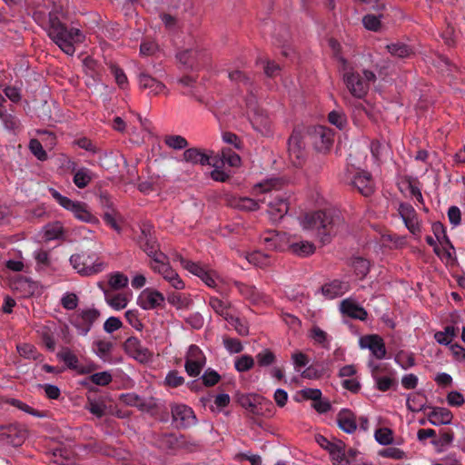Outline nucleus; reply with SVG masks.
<instances>
[{
    "label": "nucleus",
    "instance_id": "nucleus-38",
    "mask_svg": "<svg viewBox=\"0 0 465 465\" xmlns=\"http://www.w3.org/2000/svg\"><path fill=\"white\" fill-rule=\"evenodd\" d=\"M384 11L374 12V14H366L362 17V25L365 29L371 32H379L381 28V19L384 18Z\"/></svg>",
    "mask_w": 465,
    "mask_h": 465
},
{
    "label": "nucleus",
    "instance_id": "nucleus-51",
    "mask_svg": "<svg viewBox=\"0 0 465 465\" xmlns=\"http://www.w3.org/2000/svg\"><path fill=\"white\" fill-rule=\"evenodd\" d=\"M373 380L375 381V388L382 392L397 387L398 384L394 378L389 376H375L373 374Z\"/></svg>",
    "mask_w": 465,
    "mask_h": 465
},
{
    "label": "nucleus",
    "instance_id": "nucleus-41",
    "mask_svg": "<svg viewBox=\"0 0 465 465\" xmlns=\"http://www.w3.org/2000/svg\"><path fill=\"white\" fill-rule=\"evenodd\" d=\"M64 230L60 222L48 223L44 227V239L45 242L58 240L64 237Z\"/></svg>",
    "mask_w": 465,
    "mask_h": 465
},
{
    "label": "nucleus",
    "instance_id": "nucleus-39",
    "mask_svg": "<svg viewBox=\"0 0 465 465\" xmlns=\"http://www.w3.org/2000/svg\"><path fill=\"white\" fill-rule=\"evenodd\" d=\"M93 345L95 347L94 351L97 357H99L103 361H112L111 352L114 348L113 342L104 340H98L94 341Z\"/></svg>",
    "mask_w": 465,
    "mask_h": 465
},
{
    "label": "nucleus",
    "instance_id": "nucleus-13",
    "mask_svg": "<svg viewBox=\"0 0 465 465\" xmlns=\"http://www.w3.org/2000/svg\"><path fill=\"white\" fill-rule=\"evenodd\" d=\"M123 347L129 356L141 363H146L153 358V353L150 350L143 347L141 341L135 336L127 338Z\"/></svg>",
    "mask_w": 465,
    "mask_h": 465
},
{
    "label": "nucleus",
    "instance_id": "nucleus-1",
    "mask_svg": "<svg viewBox=\"0 0 465 465\" xmlns=\"http://www.w3.org/2000/svg\"><path fill=\"white\" fill-rule=\"evenodd\" d=\"M302 224L305 230L315 231L317 238L325 245L330 243L344 226V220L338 211L320 210L306 213Z\"/></svg>",
    "mask_w": 465,
    "mask_h": 465
},
{
    "label": "nucleus",
    "instance_id": "nucleus-20",
    "mask_svg": "<svg viewBox=\"0 0 465 465\" xmlns=\"http://www.w3.org/2000/svg\"><path fill=\"white\" fill-rule=\"evenodd\" d=\"M340 311L343 316L351 319L366 321L368 318L367 311L354 300L347 298L341 302Z\"/></svg>",
    "mask_w": 465,
    "mask_h": 465
},
{
    "label": "nucleus",
    "instance_id": "nucleus-24",
    "mask_svg": "<svg viewBox=\"0 0 465 465\" xmlns=\"http://www.w3.org/2000/svg\"><path fill=\"white\" fill-rule=\"evenodd\" d=\"M202 55V52L196 49H184L176 54V58L186 69L198 70Z\"/></svg>",
    "mask_w": 465,
    "mask_h": 465
},
{
    "label": "nucleus",
    "instance_id": "nucleus-12",
    "mask_svg": "<svg viewBox=\"0 0 465 465\" xmlns=\"http://www.w3.org/2000/svg\"><path fill=\"white\" fill-rule=\"evenodd\" d=\"M343 81L352 96L362 99L369 92V84L356 71H349L343 74Z\"/></svg>",
    "mask_w": 465,
    "mask_h": 465
},
{
    "label": "nucleus",
    "instance_id": "nucleus-6",
    "mask_svg": "<svg viewBox=\"0 0 465 465\" xmlns=\"http://www.w3.org/2000/svg\"><path fill=\"white\" fill-rule=\"evenodd\" d=\"M140 248L150 257L153 262H160V257H165V253L159 251V245L153 236V226L148 223L141 226V234L137 238Z\"/></svg>",
    "mask_w": 465,
    "mask_h": 465
},
{
    "label": "nucleus",
    "instance_id": "nucleus-19",
    "mask_svg": "<svg viewBox=\"0 0 465 465\" xmlns=\"http://www.w3.org/2000/svg\"><path fill=\"white\" fill-rule=\"evenodd\" d=\"M183 438V435L161 433L154 437L153 445L163 451H173L182 446Z\"/></svg>",
    "mask_w": 465,
    "mask_h": 465
},
{
    "label": "nucleus",
    "instance_id": "nucleus-21",
    "mask_svg": "<svg viewBox=\"0 0 465 465\" xmlns=\"http://www.w3.org/2000/svg\"><path fill=\"white\" fill-rule=\"evenodd\" d=\"M351 184L365 197L371 196L374 192L371 174L367 171L358 172L353 176Z\"/></svg>",
    "mask_w": 465,
    "mask_h": 465
},
{
    "label": "nucleus",
    "instance_id": "nucleus-61",
    "mask_svg": "<svg viewBox=\"0 0 465 465\" xmlns=\"http://www.w3.org/2000/svg\"><path fill=\"white\" fill-rule=\"evenodd\" d=\"M49 193L60 206L69 212L75 204V201H73L67 196L61 194L56 189L53 187L49 188Z\"/></svg>",
    "mask_w": 465,
    "mask_h": 465
},
{
    "label": "nucleus",
    "instance_id": "nucleus-34",
    "mask_svg": "<svg viewBox=\"0 0 465 465\" xmlns=\"http://www.w3.org/2000/svg\"><path fill=\"white\" fill-rule=\"evenodd\" d=\"M158 260L160 262H153L155 264H151V268L154 272L161 274L167 282L177 276V272L170 265L166 254L165 257H160Z\"/></svg>",
    "mask_w": 465,
    "mask_h": 465
},
{
    "label": "nucleus",
    "instance_id": "nucleus-4",
    "mask_svg": "<svg viewBox=\"0 0 465 465\" xmlns=\"http://www.w3.org/2000/svg\"><path fill=\"white\" fill-rule=\"evenodd\" d=\"M315 441L321 448L328 451L333 465H351V461L346 457V445L342 440L337 439L329 440L325 436L317 434Z\"/></svg>",
    "mask_w": 465,
    "mask_h": 465
},
{
    "label": "nucleus",
    "instance_id": "nucleus-60",
    "mask_svg": "<svg viewBox=\"0 0 465 465\" xmlns=\"http://www.w3.org/2000/svg\"><path fill=\"white\" fill-rule=\"evenodd\" d=\"M168 302L176 307L177 309H185L189 308L192 303V300L186 297H183L182 294L178 292H171L167 296Z\"/></svg>",
    "mask_w": 465,
    "mask_h": 465
},
{
    "label": "nucleus",
    "instance_id": "nucleus-22",
    "mask_svg": "<svg viewBox=\"0 0 465 465\" xmlns=\"http://www.w3.org/2000/svg\"><path fill=\"white\" fill-rule=\"evenodd\" d=\"M336 422L339 429L347 434H352L357 430L356 415L350 409H341L337 414Z\"/></svg>",
    "mask_w": 465,
    "mask_h": 465
},
{
    "label": "nucleus",
    "instance_id": "nucleus-9",
    "mask_svg": "<svg viewBox=\"0 0 465 465\" xmlns=\"http://www.w3.org/2000/svg\"><path fill=\"white\" fill-rule=\"evenodd\" d=\"M308 135L316 151L325 153L333 143V132L323 125H314L308 128Z\"/></svg>",
    "mask_w": 465,
    "mask_h": 465
},
{
    "label": "nucleus",
    "instance_id": "nucleus-40",
    "mask_svg": "<svg viewBox=\"0 0 465 465\" xmlns=\"http://www.w3.org/2000/svg\"><path fill=\"white\" fill-rule=\"evenodd\" d=\"M94 176V173L90 169L86 167H81L74 174L73 182L76 187L79 189H84L88 186Z\"/></svg>",
    "mask_w": 465,
    "mask_h": 465
},
{
    "label": "nucleus",
    "instance_id": "nucleus-5",
    "mask_svg": "<svg viewBox=\"0 0 465 465\" xmlns=\"http://www.w3.org/2000/svg\"><path fill=\"white\" fill-rule=\"evenodd\" d=\"M100 316L101 312L98 309L87 308L74 312L70 317L69 322L76 329L79 335L86 336Z\"/></svg>",
    "mask_w": 465,
    "mask_h": 465
},
{
    "label": "nucleus",
    "instance_id": "nucleus-7",
    "mask_svg": "<svg viewBox=\"0 0 465 465\" xmlns=\"http://www.w3.org/2000/svg\"><path fill=\"white\" fill-rule=\"evenodd\" d=\"M236 402L245 409L248 412L259 416L263 415V404L271 408L270 413L273 408L272 401L267 400L263 396L257 393H242L237 392L234 396Z\"/></svg>",
    "mask_w": 465,
    "mask_h": 465
},
{
    "label": "nucleus",
    "instance_id": "nucleus-15",
    "mask_svg": "<svg viewBox=\"0 0 465 465\" xmlns=\"http://www.w3.org/2000/svg\"><path fill=\"white\" fill-rule=\"evenodd\" d=\"M165 297L163 294L154 289H144L137 298V304L143 310H154L163 308Z\"/></svg>",
    "mask_w": 465,
    "mask_h": 465
},
{
    "label": "nucleus",
    "instance_id": "nucleus-8",
    "mask_svg": "<svg viewBox=\"0 0 465 465\" xmlns=\"http://www.w3.org/2000/svg\"><path fill=\"white\" fill-rule=\"evenodd\" d=\"M288 153L294 166L302 165L305 156V143L303 134L300 128L295 127L287 141Z\"/></svg>",
    "mask_w": 465,
    "mask_h": 465
},
{
    "label": "nucleus",
    "instance_id": "nucleus-42",
    "mask_svg": "<svg viewBox=\"0 0 465 465\" xmlns=\"http://www.w3.org/2000/svg\"><path fill=\"white\" fill-rule=\"evenodd\" d=\"M56 357L63 361L68 369L78 371L80 367L78 365V358L69 348H63V350L56 354Z\"/></svg>",
    "mask_w": 465,
    "mask_h": 465
},
{
    "label": "nucleus",
    "instance_id": "nucleus-18",
    "mask_svg": "<svg viewBox=\"0 0 465 465\" xmlns=\"http://www.w3.org/2000/svg\"><path fill=\"white\" fill-rule=\"evenodd\" d=\"M360 346L362 349H368L378 360H382L386 356V347L383 339L378 334H370L361 338Z\"/></svg>",
    "mask_w": 465,
    "mask_h": 465
},
{
    "label": "nucleus",
    "instance_id": "nucleus-49",
    "mask_svg": "<svg viewBox=\"0 0 465 465\" xmlns=\"http://www.w3.org/2000/svg\"><path fill=\"white\" fill-rule=\"evenodd\" d=\"M454 432L450 429L438 430V451L448 449L453 442Z\"/></svg>",
    "mask_w": 465,
    "mask_h": 465
},
{
    "label": "nucleus",
    "instance_id": "nucleus-43",
    "mask_svg": "<svg viewBox=\"0 0 465 465\" xmlns=\"http://www.w3.org/2000/svg\"><path fill=\"white\" fill-rule=\"evenodd\" d=\"M16 349L19 354L25 359H32L39 361H43L45 359V356L32 344L22 343L17 345Z\"/></svg>",
    "mask_w": 465,
    "mask_h": 465
},
{
    "label": "nucleus",
    "instance_id": "nucleus-56",
    "mask_svg": "<svg viewBox=\"0 0 465 465\" xmlns=\"http://www.w3.org/2000/svg\"><path fill=\"white\" fill-rule=\"evenodd\" d=\"M224 319L235 329L239 335L247 336L249 334L248 325L239 317L227 314Z\"/></svg>",
    "mask_w": 465,
    "mask_h": 465
},
{
    "label": "nucleus",
    "instance_id": "nucleus-59",
    "mask_svg": "<svg viewBox=\"0 0 465 465\" xmlns=\"http://www.w3.org/2000/svg\"><path fill=\"white\" fill-rule=\"evenodd\" d=\"M458 329L453 325H449L444 328L443 331H438V343L444 345H450L452 340L457 335Z\"/></svg>",
    "mask_w": 465,
    "mask_h": 465
},
{
    "label": "nucleus",
    "instance_id": "nucleus-63",
    "mask_svg": "<svg viewBox=\"0 0 465 465\" xmlns=\"http://www.w3.org/2000/svg\"><path fill=\"white\" fill-rule=\"evenodd\" d=\"M110 72L114 76L115 82L121 89L127 88L128 79L124 71L120 66L112 64L110 65Z\"/></svg>",
    "mask_w": 465,
    "mask_h": 465
},
{
    "label": "nucleus",
    "instance_id": "nucleus-25",
    "mask_svg": "<svg viewBox=\"0 0 465 465\" xmlns=\"http://www.w3.org/2000/svg\"><path fill=\"white\" fill-rule=\"evenodd\" d=\"M119 400L124 405L136 407L139 411H150L156 406L155 403L152 401H146L144 399L134 392L122 393L119 396Z\"/></svg>",
    "mask_w": 465,
    "mask_h": 465
},
{
    "label": "nucleus",
    "instance_id": "nucleus-27",
    "mask_svg": "<svg viewBox=\"0 0 465 465\" xmlns=\"http://www.w3.org/2000/svg\"><path fill=\"white\" fill-rule=\"evenodd\" d=\"M70 212L77 220L83 223L90 224L99 223V219L90 212L86 203L75 201V204Z\"/></svg>",
    "mask_w": 465,
    "mask_h": 465
},
{
    "label": "nucleus",
    "instance_id": "nucleus-11",
    "mask_svg": "<svg viewBox=\"0 0 465 465\" xmlns=\"http://www.w3.org/2000/svg\"><path fill=\"white\" fill-rule=\"evenodd\" d=\"M171 413L177 428L187 429L197 423L193 410L185 404H172Z\"/></svg>",
    "mask_w": 465,
    "mask_h": 465
},
{
    "label": "nucleus",
    "instance_id": "nucleus-46",
    "mask_svg": "<svg viewBox=\"0 0 465 465\" xmlns=\"http://www.w3.org/2000/svg\"><path fill=\"white\" fill-rule=\"evenodd\" d=\"M5 403H7V404H9V405H11L13 407H15L18 410H20V411H24L25 413H28V414H30V415H32L34 417H38V418L45 417V412L32 408L28 404L25 403L24 401H20L18 399L8 398L5 401Z\"/></svg>",
    "mask_w": 465,
    "mask_h": 465
},
{
    "label": "nucleus",
    "instance_id": "nucleus-53",
    "mask_svg": "<svg viewBox=\"0 0 465 465\" xmlns=\"http://www.w3.org/2000/svg\"><path fill=\"white\" fill-rule=\"evenodd\" d=\"M328 121L339 130H344L348 125L346 114L341 111L333 110L328 114Z\"/></svg>",
    "mask_w": 465,
    "mask_h": 465
},
{
    "label": "nucleus",
    "instance_id": "nucleus-14",
    "mask_svg": "<svg viewBox=\"0 0 465 465\" xmlns=\"http://www.w3.org/2000/svg\"><path fill=\"white\" fill-rule=\"evenodd\" d=\"M205 365V357L197 345L192 344L189 347L188 355L185 360V371L191 377L200 375Z\"/></svg>",
    "mask_w": 465,
    "mask_h": 465
},
{
    "label": "nucleus",
    "instance_id": "nucleus-55",
    "mask_svg": "<svg viewBox=\"0 0 465 465\" xmlns=\"http://www.w3.org/2000/svg\"><path fill=\"white\" fill-rule=\"evenodd\" d=\"M310 337L314 341V342L321 344L323 348L330 349V341L328 339V334L319 326L314 325L311 329Z\"/></svg>",
    "mask_w": 465,
    "mask_h": 465
},
{
    "label": "nucleus",
    "instance_id": "nucleus-44",
    "mask_svg": "<svg viewBox=\"0 0 465 465\" xmlns=\"http://www.w3.org/2000/svg\"><path fill=\"white\" fill-rule=\"evenodd\" d=\"M218 157L223 163H227L232 167H238L242 163L240 155L229 147L223 148Z\"/></svg>",
    "mask_w": 465,
    "mask_h": 465
},
{
    "label": "nucleus",
    "instance_id": "nucleus-64",
    "mask_svg": "<svg viewBox=\"0 0 465 465\" xmlns=\"http://www.w3.org/2000/svg\"><path fill=\"white\" fill-rule=\"evenodd\" d=\"M200 380L203 381V386L213 387L220 381L221 375L215 370L208 368L200 377Z\"/></svg>",
    "mask_w": 465,
    "mask_h": 465
},
{
    "label": "nucleus",
    "instance_id": "nucleus-58",
    "mask_svg": "<svg viewBox=\"0 0 465 465\" xmlns=\"http://www.w3.org/2000/svg\"><path fill=\"white\" fill-rule=\"evenodd\" d=\"M128 277L123 272H115L111 273L108 283L113 290H121L127 286Z\"/></svg>",
    "mask_w": 465,
    "mask_h": 465
},
{
    "label": "nucleus",
    "instance_id": "nucleus-3",
    "mask_svg": "<svg viewBox=\"0 0 465 465\" xmlns=\"http://www.w3.org/2000/svg\"><path fill=\"white\" fill-rule=\"evenodd\" d=\"M95 253H74L69 261L71 265L82 276H91L102 272L106 264L98 258L94 259Z\"/></svg>",
    "mask_w": 465,
    "mask_h": 465
},
{
    "label": "nucleus",
    "instance_id": "nucleus-54",
    "mask_svg": "<svg viewBox=\"0 0 465 465\" xmlns=\"http://www.w3.org/2000/svg\"><path fill=\"white\" fill-rule=\"evenodd\" d=\"M388 51L399 58H406L412 53L411 48L403 43H394L387 45Z\"/></svg>",
    "mask_w": 465,
    "mask_h": 465
},
{
    "label": "nucleus",
    "instance_id": "nucleus-62",
    "mask_svg": "<svg viewBox=\"0 0 465 465\" xmlns=\"http://www.w3.org/2000/svg\"><path fill=\"white\" fill-rule=\"evenodd\" d=\"M394 360L404 370H407L415 364L413 353L404 351H399L395 355Z\"/></svg>",
    "mask_w": 465,
    "mask_h": 465
},
{
    "label": "nucleus",
    "instance_id": "nucleus-52",
    "mask_svg": "<svg viewBox=\"0 0 465 465\" xmlns=\"http://www.w3.org/2000/svg\"><path fill=\"white\" fill-rule=\"evenodd\" d=\"M375 440L383 446L393 443V431L390 428H379L374 432Z\"/></svg>",
    "mask_w": 465,
    "mask_h": 465
},
{
    "label": "nucleus",
    "instance_id": "nucleus-50",
    "mask_svg": "<svg viewBox=\"0 0 465 465\" xmlns=\"http://www.w3.org/2000/svg\"><path fill=\"white\" fill-rule=\"evenodd\" d=\"M406 405L409 411L418 412L421 411L425 405V397L420 393L410 394L407 398Z\"/></svg>",
    "mask_w": 465,
    "mask_h": 465
},
{
    "label": "nucleus",
    "instance_id": "nucleus-17",
    "mask_svg": "<svg viewBox=\"0 0 465 465\" xmlns=\"http://www.w3.org/2000/svg\"><path fill=\"white\" fill-rule=\"evenodd\" d=\"M138 85L141 90H147L148 95H158L167 91L166 85L152 76L145 71H142L137 75Z\"/></svg>",
    "mask_w": 465,
    "mask_h": 465
},
{
    "label": "nucleus",
    "instance_id": "nucleus-2",
    "mask_svg": "<svg viewBox=\"0 0 465 465\" xmlns=\"http://www.w3.org/2000/svg\"><path fill=\"white\" fill-rule=\"evenodd\" d=\"M49 25L46 33L49 38L66 54L73 55L75 52L74 43H82L84 35L78 28L68 29L57 15L56 12H49Z\"/></svg>",
    "mask_w": 465,
    "mask_h": 465
},
{
    "label": "nucleus",
    "instance_id": "nucleus-37",
    "mask_svg": "<svg viewBox=\"0 0 465 465\" xmlns=\"http://www.w3.org/2000/svg\"><path fill=\"white\" fill-rule=\"evenodd\" d=\"M268 206L271 209V213L280 218H282L289 212V203L287 199L280 194H277L273 200L269 202Z\"/></svg>",
    "mask_w": 465,
    "mask_h": 465
},
{
    "label": "nucleus",
    "instance_id": "nucleus-48",
    "mask_svg": "<svg viewBox=\"0 0 465 465\" xmlns=\"http://www.w3.org/2000/svg\"><path fill=\"white\" fill-rule=\"evenodd\" d=\"M438 257L446 264V266L453 268L457 265L456 252L452 245L438 249Z\"/></svg>",
    "mask_w": 465,
    "mask_h": 465
},
{
    "label": "nucleus",
    "instance_id": "nucleus-26",
    "mask_svg": "<svg viewBox=\"0 0 465 465\" xmlns=\"http://www.w3.org/2000/svg\"><path fill=\"white\" fill-rule=\"evenodd\" d=\"M252 128L263 136H270L272 134L271 120L262 111H255L250 118Z\"/></svg>",
    "mask_w": 465,
    "mask_h": 465
},
{
    "label": "nucleus",
    "instance_id": "nucleus-47",
    "mask_svg": "<svg viewBox=\"0 0 465 465\" xmlns=\"http://www.w3.org/2000/svg\"><path fill=\"white\" fill-rule=\"evenodd\" d=\"M38 333L47 351L51 352L54 351L55 341L52 328L50 326L45 325L38 330Z\"/></svg>",
    "mask_w": 465,
    "mask_h": 465
},
{
    "label": "nucleus",
    "instance_id": "nucleus-33",
    "mask_svg": "<svg viewBox=\"0 0 465 465\" xmlns=\"http://www.w3.org/2000/svg\"><path fill=\"white\" fill-rule=\"evenodd\" d=\"M289 251L298 257L305 258L312 255L316 251V247L310 241H299L290 243Z\"/></svg>",
    "mask_w": 465,
    "mask_h": 465
},
{
    "label": "nucleus",
    "instance_id": "nucleus-32",
    "mask_svg": "<svg viewBox=\"0 0 465 465\" xmlns=\"http://www.w3.org/2000/svg\"><path fill=\"white\" fill-rule=\"evenodd\" d=\"M189 272L199 277L208 287H216L215 272L206 269L201 263L195 262Z\"/></svg>",
    "mask_w": 465,
    "mask_h": 465
},
{
    "label": "nucleus",
    "instance_id": "nucleus-31",
    "mask_svg": "<svg viewBox=\"0 0 465 465\" xmlns=\"http://www.w3.org/2000/svg\"><path fill=\"white\" fill-rule=\"evenodd\" d=\"M346 291V282L340 280H333L329 283H325L321 288L322 293L329 299H334L336 297L341 296L345 293Z\"/></svg>",
    "mask_w": 465,
    "mask_h": 465
},
{
    "label": "nucleus",
    "instance_id": "nucleus-57",
    "mask_svg": "<svg viewBox=\"0 0 465 465\" xmlns=\"http://www.w3.org/2000/svg\"><path fill=\"white\" fill-rule=\"evenodd\" d=\"M164 143L169 148L174 150L185 149L188 146L187 140L183 136L177 134L166 135L164 137Z\"/></svg>",
    "mask_w": 465,
    "mask_h": 465
},
{
    "label": "nucleus",
    "instance_id": "nucleus-36",
    "mask_svg": "<svg viewBox=\"0 0 465 465\" xmlns=\"http://www.w3.org/2000/svg\"><path fill=\"white\" fill-rule=\"evenodd\" d=\"M329 371L327 363L315 362L308 366L302 372V377L309 380H318L323 377Z\"/></svg>",
    "mask_w": 465,
    "mask_h": 465
},
{
    "label": "nucleus",
    "instance_id": "nucleus-16",
    "mask_svg": "<svg viewBox=\"0 0 465 465\" xmlns=\"http://www.w3.org/2000/svg\"><path fill=\"white\" fill-rule=\"evenodd\" d=\"M27 436L25 430L15 424H9L0 428V440L13 447L21 446Z\"/></svg>",
    "mask_w": 465,
    "mask_h": 465
},
{
    "label": "nucleus",
    "instance_id": "nucleus-35",
    "mask_svg": "<svg viewBox=\"0 0 465 465\" xmlns=\"http://www.w3.org/2000/svg\"><path fill=\"white\" fill-rule=\"evenodd\" d=\"M400 189L401 191H407L411 197L423 204V197L416 179H413L411 176L405 177L400 183Z\"/></svg>",
    "mask_w": 465,
    "mask_h": 465
},
{
    "label": "nucleus",
    "instance_id": "nucleus-23",
    "mask_svg": "<svg viewBox=\"0 0 465 465\" xmlns=\"http://www.w3.org/2000/svg\"><path fill=\"white\" fill-rule=\"evenodd\" d=\"M183 158L186 163H190L194 165L200 164L202 166H216V163L211 162V155L207 154L203 150L197 147L186 149L183 153Z\"/></svg>",
    "mask_w": 465,
    "mask_h": 465
},
{
    "label": "nucleus",
    "instance_id": "nucleus-30",
    "mask_svg": "<svg viewBox=\"0 0 465 465\" xmlns=\"http://www.w3.org/2000/svg\"><path fill=\"white\" fill-rule=\"evenodd\" d=\"M113 381V376L110 371H104L100 372H95L91 374L89 377L80 381V384L86 388L88 391V387L90 386H106L110 384Z\"/></svg>",
    "mask_w": 465,
    "mask_h": 465
},
{
    "label": "nucleus",
    "instance_id": "nucleus-45",
    "mask_svg": "<svg viewBox=\"0 0 465 465\" xmlns=\"http://www.w3.org/2000/svg\"><path fill=\"white\" fill-rule=\"evenodd\" d=\"M351 267L355 275L363 280L370 272V262L362 257H354L351 261Z\"/></svg>",
    "mask_w": 465,
    "mask_h": 465
},
{
    "label": "nucleus",
    "instance_id": "nucleus-28",
    "mask_svg": "<svg viewBox=\"0 0 465 465\" xmlns=\"http://www.w3.org/2000/svg\"><path fill=\"white\" fill-rule=\"evenodd\" d=\"M226 201L230 206L241 211L252 212L260 208L259 203L249 197L226 195Z\"/></svg>",
    "mask_w": 465,
    "mask_h": 465
},
{
    "label": "nucleus",
    "instance_id": "nucleus-29",
    "mask_svg": "<svg viewBox=\"0 0 465 465\" xmlns=\"http://www.w3.org/2000/svg\"><path fill=\"white\" fill-rule=\"evenodd\" d=\"M83 65L84 67L85 75L88 78L86 82L87 86L94 85L101 81V74L98 72L99 64L96 60L91 56H87L84 59Z\"/></svg>",
    "mask_w": 465,
    "mask_h": 465
},
{
    "label": "nucleus",
    "instance_id": "nucleus-10",
    "mask_svg": "<svg viewBox=\"0 0 465 465\" xmlns=\"http://www.w3.org/2000/svg\"><path fill=\"white\" fill-rule=\"evenodd\" d=\"M84 409L98 419L103 418L106 413V403L104 396L95 386L88 387L86 391V403Z\"/></svg>",
    "mask_w": 465,
    "mask_h": 465
}]
</instances>
